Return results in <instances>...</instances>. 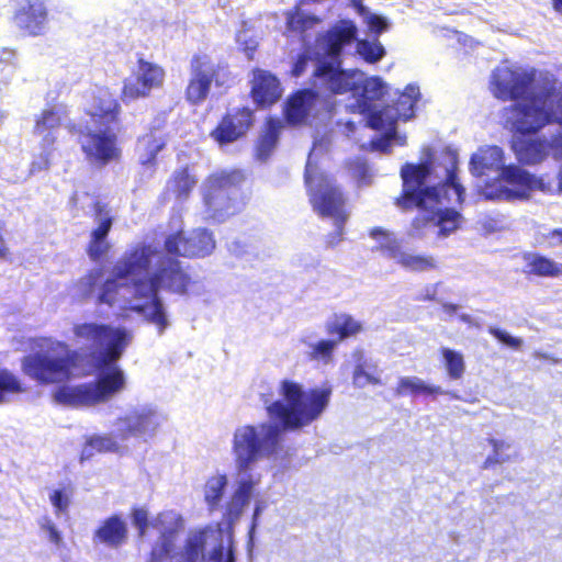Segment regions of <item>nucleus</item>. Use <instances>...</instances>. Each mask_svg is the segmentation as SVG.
Listing matches in <instances>:
<instances>
[{"label": "nucleus", "mask_w": 562, "mask_h": 562, "mask_svg": "<svg viewBox=\"0 0 562 562\" xmlns=\"http://www.w3.org/2000/svg\"><path fill=\"white\" fill-rule=\"evenodd\" d=\"M393 260L412 272H426L437 268V261L432 256L416 254L402 247L395 252Z\"/></svg>", "instance_id": "31"}, {"label": "nucleus", "mask_w": 562, "mask_h": 562, "mask_svg": "<svg viewBox=\"0 0 562 562\" xmlns=\"http://www.w3.org/2000/svg\"><path fill=\"white\" fill-rule=\"evenodd\" d=\"M72 331L77 344L92 351L98 378L94 383L63 386L54 393V400L69 406L109 402L127 386V378L115 362L131 344L132 333L124 327L98 323L76 324Z\"/></svg>", "instance_id": "5"}, {"label": "nucleus", "mask_w": 562, "mask_h": 562, "mask_svg": "<svg viewBox=\"0 0 562 562\" xmlns=\"http://www.w3.org/2000/svg\"><path fill=\"white\" fill-rule=\"evenodd\" d=\"M352 2L358 13L363 18V22L368 25L371 32L381 34L382 32L390 30L391 22L386 16L370 12L358 0H353Z\"/></svg>", "instance_id": "41"}, {"label": "nucleus", "mask_w": 562, "mask_h": 562, "mask_svg": "<svg viewBox=\"0 0 562 562\" xmlns=\"http://www.w3.org/2000/svg\"><path fill=\"white\" fill-rule=\"evenodd\" d=\"M101 278V272L99 270H92L85 277H82L76 283V290L79 296L88 297L92 294L97 283Z\"/></svg>", "instance_id": "46"}, {"label": "nucleus", "mask_w": 562, "mask_h": 562, "mask_svg": "<svg viewBox=\"0 0 562 562\" xmlns=\"http://www.w3.org/2000/svg\"><path fill=\"white\" fill-rule=\"evenodd\" d=\"M127 539L126 522L117 516H112L103 521L94 533V540L109 547H120Z\"/></svg>", "instance_id": "28"}, {"label": "nucleus", "mask_w": 562, "mask_h": 562, "mask_svg": "<svg viewBox=\"0 0 562 562\" xmlns=\"http://www.w3.org/2000/svg\"><path fill=\"white\" fill-rule=\"evenodd\" d=\"M226 485L227 477L225 474L213 475L206 481L204 485V501L211 509L221 503Z\"/></svg>", "instance_id": "39"}, {"label": "nucleus", "mask_w": 562, "mask_h": 562, "mask_svg": "<svg viewBox=\"0 0 562 562\" xmlns=\"http://www.w3.org/2000/svg\"><path fill=\"white\" fill-rule=\"evenodd\" d=\"M357 36V26L351 21H340L328 33L317 38L313 57L315 58V86L325 88L333 93L352 91L355 94L361 90V98L350 104L351 111L366 114L367 122L363 128L370 127L369 119L373 112H380L372 101L380 100L389 90V86L380 77L364 76L359 70H340L338 56L341 49L351 44Z\"/></svg>", "instance_id": "6"}, {"label": "nucleus", "mask_w": 562, "mask_h": 562, "mask_svg": "<svg viewBox=\"0 0 562 562\" xmlns=\"http://www.w3.org/2000/svg\"><path fill=\"white\" fill-rule=\"evenodd\" d=\"M356 366L352 373V383L356 387L362 389L368 385L382 384V370L376 362L364 357L362 351L353 353Z\"/></svg>", "instance_id": "26"}, {"label": "nucleus", "mask_w": 562, "mask_h": 562, "mask_svg": "<svg viewBox=\"0 0 562 562\" xmlns=\"http://www.w3.org/2000/svg\"><path fill=\"white\" fill-rule=\"evenodd\" d=\"M233 176L221 173L213 176L207 181V193L205 194V204L210 216L217 221L234 214L238 207L232 202L227 186L232 183Z\"/></svg>", "instance_id": "19"}, {"label": "nucleus", "mask_w": 562, "mask_h": 562, "mask_svg": "<svg viewBox=\"0 0 562 562\" xmlns=\"http://www.w3.org/2000/svg\"><path fill=\"white\" fill-rule=\"evenodd\" d=\"M119 438H116L115 434L112 435H103V436H93L88 439L86 446L82 449L81 458L89 459L95 452H113L117 451L121 447L119 442Z\"/></svg>", "instance_id": "35"}, {"label": "nucleus", "mask_w": 562, "mask_h": 562, "mask_svg": "<svg viewBox=\"0 0 562 562\" xmlns=\"http://www.w3.org/2000/svg\"><path fill=\"white\" fill-rule=\"evenodd\" d=\"M282 127V122L279 119L268 120L265 133L258 145V156L260 159H266L276 147Z\"/></svg>", "instance_id": "36"}, {"label": "nucleus", "mask_w": 562, "mask_h": 562, "mask_svg": "<svg viewBox=\"0 0 562 562\" xmlns=\"http://www.w3.org/2000/svg\"><path fill=\"white\" fill-rule=\"evenodd\" d=\"M280 398L267 406L271 420L237 426L232 435L236 488L227 505L229 515L239 517L254 499L252 520L256 522L268 508V499L258 492L262 475L259 462L276 459L282 451V432L295 431L317 420L327 408L331 389H305L299 382L283 380Z\"/></svg>", "instance_id": "1"}, {"label": "nucleus", "mask_w": 562, "mask_h": 562, "mask_svg": "<svg viewBox=\"0 0 562 562\" xmlns=\"http://www.w3.org/2000/svg\"><path fill=\"white\" fill-rule=\"evenodd\" d=\"M165 70L158 64L138 59L133 74L124 80L122 95L124 100L146 98L155 89L162 87Z\"/></svg>", "instance_id": "14"}, {"label": "nucleus", "mask_w": 562, "mask_h": 562, "mask_svg": "<svg viewBox=\"0 0 562 562\" xmlns=\"http://www.w3.org/2000/svg\"><path fill=\"white\" fill-rule=\"evenodd\" d=\"M488 87L495 98L514 101L508 123L519 134L562 123V83L550 71L505 61L492 70Z\"/></svg>", "instance_id": "4"}, {"label": "nucleus", "mask_w": 562, "mask_h": 562, "mask_svg": "<svg viewBox=\"0 0 562 562\" xmlns=\"http://www.w3.org/2000/svg\"><path fill=\"white\" fill-rule=\"evenodd\" d=\"M548 125H557L559 128L555 133L551 134L552 138V148H553V158L562 159V123L559 122H550Z\"/></svg>", "instance_id": "51"}, {"label": "nucleus", "mask_w": 562, "mask_h": 562, "mask_svg": "<svg viewBox=\"0 0 562 562\" xmlns=\"http://www.w3.org/2000/svg\"><path fill=\"white\" fill-rule=\"evenodd\" d=\"M458 42L469 48H474L477 44L472 37L461 34H458Z\"/></svg>", "instance_id": "54"}, {"label": "nucleus", "mask_w": 562, "mask_h": 562, "mask_svg": "<svg viewBox=\"0 0 562 562\" xmlns=\"http://www.w3.org/2000/svg\"><path fill=\"white\" fill-rule=\"evenodd\" d=\"M533 191L546 194H562V168L558 173V184H554L543 177L531 175L520 167H509L503 171L502 179L490 184L484 193L488 198L527 200Z\"/></svg>", "instance_id": "11"}, {"label": "nucleus", "mask_w": 562, "mask_h": 562, "mask_svg": "<svg viewBox=\"0 0 562 562\" xmlns=\"http://www.w3.org/2000/svg\"><path fill=\"white\" fill-rule=\"evenodd\" d=\"M509 167L516 166H504V151L498 146H482L472 155L470 160V171L473 176L484 177L488 176L491 172H497V178L485 182V184L480 188V193L486 200L507 201L502 198H488L484 191L490 184L498 182L502 179L503 171Z\"/></svg>", "instance_id": "18"}, {"label": "nucleus", "mask_w": 562, "mask_h": 562, "mask_svg": "<svg viewBox=\"0 0 562 562\" xmlns=\"http://www.w3.org/2000/svg\"><path fill=\"white\" fill-rule=\"evenodd\" d=\"M369 236L372 240L375 241V248L381 250L386 257L391 259H393L395 252L401 248L396 237L383 228L374 227L370 229Z\"/></svg>", "instance_id": "38"}, {"label": "nucleus", "mask_w": 562, "mask_h": 562, "mask_svg": "<svg viewBox=\"0 0 562 562\" xmlns=\"http://www.w3.org/2000/svg\"><path fill=\"white\" fill-rule=\"evenodd\" d=\"M81 136L80 143L88 158L95 164H108L120 157L116 135L110 125H93Z\"/></svg>", "instance_id": "15"}, {"label": "nucleus", "mask_w": 562, "mask_h": 562, "mask_svg": "<svg viewBox=\"0 0 562 562\" xmlns=\"http://www.w3.org/2000/svg\"><path fill=\"white\" fill-rule=\"evenodd\" d=\"M119 104L108 89H99L88 109L93 125H111L116 121Z\"/></svg>", "instance_id": "23"}, {"label": "nucleus", "mask_w": 562, "mask_h": 562, "mask_svg": "<svg viewBox=\"0 0 562 562\" xmlns=\"http://www.w3.org/2000/svg\"><path fill=\"white\" fill-rule=\"evenodd\" d=\"M301 342L305 346V353L312 361H316L323 366H327L333 361L334 350L337 347L336 340H318L310 341L303 338Z\"/></svg>", "instance_id": "33"}, {"label": "nucleus", "mask_w": 562, "mask_h": 562, "mask_svg": "<svg viewBox=\"0 0 562 562\" xmlns=\"http://www.w3.org/2000/svg\"><path fill=\"white\" fill-rule=\"evenodd\" d=\"M236 42L246 53L247 57L252 58V55L259 44L256 32L249 27L243 26V29L236 34Z\"/></svg>", "instance_id": "45"}, {"label": "nucleus", "mask_w": 562, "mask_h": 562, "mask_svg": "<svg viewBox=\"0 0 562 562\" xmlns=\"http://www.w3.org/2000/svg\"><path fill=\"white\" fill-rule=\"evenodd\" d=\"M397 395H418L443 393L439 386L428 385L418 376H401L395 389Z\"/></svg>", "instance_id": "34"}, {"label": "nucleus", "mask_w": 562, "mask_h": 562, "mask_svg": "<svg viewBox=\"0 0 562 562\" xmlns=\"http://www.w3.org/2000/svg\"><path fill=\"white\" fill-rule=\"evenodd\" d=\"M95 212L97 227L91 232V239L88 248V254L93 260L101 258L108 252L110 245L106 241V236L113 222L110 210L104 206L97 205Z\"/></svg>", "instance_id": "24"}, {"label": "nucleus", "mask_w": 562, "mask_h": 562, "mask_svg": "<svg viewBox=\"0 0 562 562\" xmlns=\"http://www.w3.org/2000/svg\"><path fill=\"white\" fill-rule=\"evenodd\" d=\"M458 310V306L456 305H452V304H445L443 305V312L449 314V315H452L453 313H456Z\"/></svg>", "instance_id": "56"}, {"label": "nucleus", "mask_w": 562, "mask_h": 562, "mask_svg": "<svg viewBox=\"0 0 562 562\" xmlns=\"http://www.w3.org/2000/svg\"><path fill=\"white\" fill-rule=\"evenodd\" d=\"M71 496L72 491L68 487H63L60 490L53 491L49 495V499L56 512H64L68 508Z\"/></svg>", "instance_id": "48"}, {"label": "nucleus", "mask_w": 562, "mask_h": 562, "mask_svg": "<svg viewBox=\"0 0 562 562\" xmlns=\"http://www.w3.org/2000/svg\"><path fill=\"white\" fill-rule=\"evenodd\" d=\"M357 53L367 63L375 64L384 57L385 49L378 40H362L357 43Z\"/></svg>", "instance_id": "43"}, {"label": "nucleus", "mask_w": 562, "mask_h": 562, "mask_svg": "<svg viewBox=\"0 0 562 562\" xmlns=\"http://www.w3.org/2000/svg\"><path fill=\"white\" fill-rule=\"evenodd\" d=\"M554 9L562 14V0H553Z\"/></svg>", "instance_id": "58"}, {"label": "nucleus", "mask_w": 562, "mask_h": 562, "mask_svg": "<svg viewBox=\"0 0 562 562\" xmlns=\"http://www.w3.org/2000/svg\"><path fill=\"white\" fill-rule=\"evenodd\" d=\"M42 147H43L42 151L37 156H35L33 161L31 162V167H30L31 175H35L37 172L46 170V169H48V167L50 165L49 148L52 146L44 145V143H43Z\"/></svg>", "instance_id": "49"}, {"label": "nucleus", "mask_w": 562, "mask_h": 562, "mask_svg": "<svg viewBox=\"0 0 562 562\" xmlns=\"http://www.w3.org/2000/svg\"><path fill=\"white\" fill-rule=\"evenodd\" d=\"M252 99L259 105H270L282 95V89L278 78L271 72L256 69L251 79Z\"/></svg>", "instance_id": "20"}, {"label": "nucleus", "mask_w": 562, "mask_h": 562, "mask_svg": "<svg viewBox=\"0 0 562 562\" xmlns=\"http://www.w3.org/2000/svg\"><path fill=\"white\" fill-rule=\"evenodd\" d=\"M440 353L448 376L452 380L461 379L465 372L463 355L446 347L440 349Z\"/></svg>", "instance_id": "37"}, {"label": "nucleus", "mask_w": 562, "mask_h": 562, "mask_svg": "<svg viewBox=\"0 0 562 562\" xmlns=\"http://www.w3.org/2000/svg\"><path fill=\"white\" fill-rule=\"evenodd\" d=\"M326 149L327 144L323 139L314 142L306 162L305 182L314 210L321 216L331 218L336 226V237L329 241L334 245L341 239L342 225L348 218V213L342 193L335 186L334 180L318 166V157Z\"/></svg>", "instance_id": "8"}, {"label": "nucleus", "mask_w": 562, "mask_h": 562, "mask_svg": "<svg viewBox=\"0 0 562 562\" xmlns=\"http://www.w3.org/2000/svg\"><path fill=\"white\" fill-rule=\"evenodd\" d=\"M251 124V111L243 109L235 114H228L224 117L218 127L213 132V136L221 144L231 143L244 135Z\"/></svg>", "instance_id": "21"}, {"label": "nucleus", "mask_w": 562, "mask_h": 562, "mask_svg": "<svg viewBox=\"0 0 562 562\" xmlns=\"http://www.w3.org/2000/svg\"><path fill=\"white\" fill-rule=\"evenodd\" d=\"M459 318L461 322L471 325L473 323L472 317L468 314H461L459 315Z\"/></svg>", "instance_id": "57"}, {"label": "nucleus", "mask_w": 562, "mask_h": 562, "mask_svg": "<svg viewBox=\"0 0 562 562\" xmlns=\"http://www.w3.org/2000/svg\"><path fill=\"white\" fill-rule=\"evenodd\" d=\"M419 98V87L409 83L400 94L396 106L389 105L370 115V127L382 133L381 137L370 142L372 149L389 153L393 146L405 145L406 137L396 133L395 124L397 120L406 121L414 116V106Z\"/></svg>", "instance_id": "10"}, {"label": "nucleus", "mask_w": 562, "mask_h": 562, "mask_svg": "<svg viewBox=\"0 0 562 562\" xmlns=\"http://www.w3.org/2000/svg\"><path fill=\"white\" fill-rule=\"evenodd\" d=\"M552 235H553V236H555V235H557V236H560V235H562V232H560V231H554V232L552 233Z\"/></svg>", "instance_id": "60"}, {"label": "nucleus", "mask_w": 562, "mask_h": 562, "mask_svg": "<svg viewBox=\"0 0 562 562\" xmlns=\"http://www.w3.org/2000/svg\"><path fill=\"white\" fill-rule=\"evenodd\" d=\"M189 282L178 260L151 245H137L116 262L113 278L102 285L98 302L109 305L120 317H127L128 312L140 314L161 335L169 317L159 292L183 293Z\"/></svg>", "instance_id": "2"}, {"label": "nucleus", "mask_w": 562, "mask_h": 562, "mask_svg": "<svg viewBox=\"0 0 562 562\" xmlns=\"http://www.w3.org/2000/svg\"><path fill=\"white\" fill-rule=\"evenodd\" d=\"M165 248L168 254L182 257H205L215 249V240L206 229L178 232L167 237Z\"/></svg>", "instance_id": "17"}, {"label": "nucleus", "mask_w": 562, "mask_h": 562, "mask_svg": "<svg viewBox=\"0 0 562 562\" xmlns=\"http://www.w3.org/2000/svg\"><path fill=\"white\" fill-rule=\"evenodd\" d=\"M194 184V177L189 173L188 169H183L175 173L168 186L178 198H181L186 196Z\"/></svg>", "instance_id": "44"}, {"label": "nucleus", "mask_w": 562, "mask_h": 562, "mask_svg": "<svg viewBox=\"0 0 562 562\" xmlns=\"http://www.w3.org/2000/svg\"><path fill=\"white\" fill-rule=\"evenodd\" d=\"M158 530L147 562H234L232 550L224 554L223 532L218 526H206L188 532L182 544L177 535L184 528L182 515L173 509L159 513L151 521Z\"/></svg>", "instance_id": "7"}, {"label": "nucleus", "mask_w": 562, "mask_h": 562, "mask_svg": "<svg viewBox=\"0 0 562 562\" xmlns=\"http://www.w3.org/2000/svg\"><path fill=\"white\" fill-rule=\"evenodd\" d=\"M527 273L542 278L562 277V263L537 252H526L522 256Z\"/></svg>", "instance_id": "29"}, {"label": "nucleus", "mask_w": 562, "mask_h": 562, "mask_svg": "<svg viewBox=\"0 0 562 562\" xmlns=\"http://www.w3.org/2000/svg\"><path fill=\"white\" fill-rule=\"evenodd\" d=\"M333 103L313 90H302L286 102L285 115L292 125L310 123L312 119L327 117Z\"/></svg>", "instance_id": "16"}, {"label": "nucleus", "mask_w": 562, "mask_h": 562, "mask_svg": "<svg viewBox=\"0 0 562 562\" xmlns=\"http://www.w3.org/2000/svg\"><path fill=\"white\" fill-rule=\"evenodd\" d=\"M165 423V417L149 405L128 409L114 424V434L121 441L135 438L144 442L154 439Z\"/></svg>", "instance_id": "12"}, {"label": "nucleus", "mask_w": 562, "mask_h": 562, "mask_svg": "<svg viewBox=\"0 0 562 562\" xmlns=\"http://www.w3.org/2000/svg\"><path fill=\"white\" fill-rule=\"evenodd\" d=\"M360 323L346 314L336 315L334 319L328 324V331L330 334H338V342L344 338L356 335L358 331H360Z\"/></svg>", "instance_id": "40"}, {"label": "nucleus", "mask_w": 562, "mask_h": 562, "mask_svg": "<svg viewBox=\"0 0 562 562\" xmlns=\"http://www.w3.org/2000/svg\"><path fill=\"white\" fill-rule=\"evenodd\" d=\"M15 22L21 29H25L31 34H38L46 22V10L40 2L27 3L15 14Z\"/></svg>", "instance_id": "30"}, {"label": "nucleus", "mask_w": 562, "mask_h": 562, "mask_svg": "<svg viewBox=\"0 0 562 562\" xmlns=\"http://www.w3.org/2000/svg\"><path fill=\"white\" fill-rule=\"evenodd\" d=\"M132 524L138 530L140 537L146 535V531L151 525L148 520V512L145 508H135L132 513Z\"/></svg>", "instance_id": "50"}, {"label": "nucleus", "mask_w": 562, "mask_h": 562, "mask_svg": "<svg viewBox=\"0 0 562 562\" xmlns=\"http://www.w3.org/2000/svg\"><path fill=\"white\" fill-rule=\"evenodd\" d=\"M72 352L66 342L38 337L31 344V353L22 360V370L45 384L61 383L72 375Z\"/></svg>", "instance_id": "9"}, {"label": "nucleus", "mask_w": 562, "mask_h": 562, "mask_svg": "<svg viewBox=\"0 0 562 562\" xmlns=\"http://www.w3.org/2000/svg\"><path fill=\"white\" fill-rule=\"evenodd\" d=\"M224 67L215 63L204 53L195 54L190 61V79L186 89V99L191 104L203 103L210 91L212 82L217 86L224 83Z\"/></svg>", "instance_id": "13"}, {"label": "nucleus", "mask_w": 562, "mask_h": 562, "mask_svg": "<svg viewBox=\"0 0 562 562\" xmlns=\"http://www.w3.org/2000/svg\"><path fill=\"white\" fill-rule=\"evenodd\" d=\"M552 138L544 135L517 142L515 151L518 160L526 165H537L553 156Z\"/></svg>", "instance_id": "22"}, {"label": "nucleus", "mask_w": 562, "mask_h": 562, "mask_svg": "<svg viewBox=\"0 0 562 562\" xmlns=\"http://www.w3.org/2000/svg\"><path fill=\"white\" fill-rule=\"evenodd\" d=\"M486 442L491 448V452L483 461L482 469L488 470L496 465L515 462L519 457L517 447L510 440L488 437Z\"/></svg>", "instance_id": "25"}, {"label": "nucleus", "mask_w": 562, "mask_h": 562, "mask_svg": "<svg viewBox=\"0 0 562 562\" xmlns=\"http://www.w3.org/2000/svg\"><path fill=\"white\" fill-rule=\"evenodd\" d=\"M8 255V248L4 244L2 236L0 235V258H4Z\"/></svg>", "instance_id": "55"}, {"label": "nucleus", "mask_w": 562, "mask_h": 562, "mask_svg": "<svg viewBox=\"0 0 562 562\" xmlns=\"http://www.w3.org/2000/svg\"><path fill=\"white\" fill-rule=\"evenodd\" d=\"M61 119L63 109L60 106L46 109L36 117L34 134L42 138L44 145L53 146L55 132L59 127Z\"/></svg>", "instance_id": "27"}, {"label": "nucleus", "mask_w": 562, "mask_h": 562, "mask_svg": "<svg viewBox=\"0 0 562 562\" xmlns=\"http://www.w3.org/2000/svg\"><path fill=\"white\" fill-rule=\"evenodd\" d=\"M457 155L451 150L441 160L420 165L406 164L401 169L403 194L396 204L404 210L417 207L408 235L420 238L435 231L439 237L454 233L462 223L461 215L447 206L462 201L463 188L456 179Z\"/></svg>", "instance_id": "3"}, {"label": "nucleus", "mask_w": 562, "mask_h": 562, "mask_svg": "<svg viewBox=\"0 0 562 562\" xmlns=\"http://www.w3.org/2000/svg\"><path fill=\"white\" fill-rule=\"evenodd\" d=\"M347 128L352 132L355 130V124L353 123H347Z\"/></svg>", "instance_id": "59"}, {"label": "nucleus", "mask_w": 562, "mask_h": 562, "mask_svg": "<svg viewBox=\"0 0 562 562\" xmlns=\"http://www.w3.org/2000/svg\"><path fill=\"white\" fill-rule=\"evenodd\" d=\"M306 60H307L306 56H303L297 60V63L294 65V68L292 70L293 76L299 77L304 72Z\"/></svg>", "instance_id": "53"}, {"label": "nucleus", "mask_w": 562, "mask_h": 562, "mask_svg": "<svg viewBox=\"0 0 562 562\" xmlns=\"http://www.w3.org/2000/svg\"><path fill=\"white\" fill-rule=\"evenodd\" d=\"M493 334L499 341L507 346L517 348L521 345V340L519 338L513 337L503 330L496 329L493 331Z\"/></svg>", "instance_id": "52"}, {"label": "nucleus", "mask_w": 562, "mask_h": 562, "mask_svg": "<svg viewBox=\"0 0 562 562\" xmlns=\"http://www.w3.org/2000/svg\"><path fill=\"white\" fill-rule=\"evenodd\" d=\"M166 138L162 132L155 130L138 138L137 155L142 165H151L157 154L165 147Z\"/></svg>", "instance_id": "32"}, {"label": "nucleus", "mask_w": 562, "mask_h": 562, "mask_svg": "<svg viewBox=\"0 0 562 562\" xmlns=\"http://www.w3.org/2000/svg\"><path fill=\"white\" fill-rule=\"evenodd\" d=\"M288 29L294 32H304L319 23L315 15L304 13L300 8L286 14Z\"/></svg>", "instance_id": "42"}, {"label": "nucleus", "mask_w": 562, "mask_h": 562, "mask_svg": "<svg viewBox=\"0 0 562 562\" xmlns=\"http://www.w3.org/2000/svg\"><path fill=\"white\" fill-rule=\"evenodd\" d=\"M38 524L42 533L47 538V540L56 548H60L63 544V536L54 521L48 517H43Z\"/></svg>", "instance_id": "47"}]
</instances>
